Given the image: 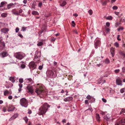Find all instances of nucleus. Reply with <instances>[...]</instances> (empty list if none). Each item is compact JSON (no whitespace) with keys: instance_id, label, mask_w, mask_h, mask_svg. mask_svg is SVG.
<instances>
[{"instance_id":"obj_29","label":"nucleus","mask_w":125,"mask_h":125,"mask_svg":"<svg viewBox=\"0 0 125 125\" xmlns=\"http://www.w3.org/2000/svg\"><path fill=\"white\" fill-rule=\"evenodd\" d=\"M26 27H22V29L21 30V31H26Z\"/></svg>"},{"instance_id":"obj_21","label":"nucleus","mask_w":125,"mask_h":125,"mask_svg":"<svg viewBox=\"0 0 125 125\" xmlns=\"http://www.w3.org/2000/svg\"><path fill=\"white\" fill-rule=\"evenodd\" d=\"M7 52H3L2 53V55L3 57L6 56L7 55Z\"/></svg>"},{"instance_id":"obj_8","label":"nucleus","mask_w":125,"mask_h":125,"mask_svg":"<svg viewBox=\"0 0 125 125\" xmlns=\"http://www.w3.org/2000/svg\"><path fill=\"white\" fill-rule=\"evenodd\" d=\"M6 107L8 108L7 111L9 112L12 111L14 109V107L13 106L11 105H7Z\"/></svg>"},{"instance_id":"obj_3","label":"nucleus","mask_w":125,"mask_h":125,"mask_svg":"<svg viewBox=\"0 0 125 125\" xmlns=\"http://www.w3.org/2000/svg\"><path fill=\"white\" fill-rule=\"evenodd\" d=\"M20 104L22 106L27 107L28 105V101L24 98H22L20 100Z\"/></svg>"},{"instance_id":"obj_32","label":"nucleus","mask_w":125,"mask_h":125,"mask_svg":"<svg viewBox=\"0 0 125 125\" xmlns=\"http://www.w3.org/2000/svg\"><path fill=\"white\" fill-rule=\"evenodd\" d=\"M114 46H116V47H119V43L116 42L114 44Z\"/></svg>"},{"instance_id":"obj_18","label":"nucleus","mask_w":125,"mask_h":125,"mask_svg":"<svg viewBox=\"0 0 125 125\" xmlns=\"http://www.w3.org/2000/svg\"><path fill=\"white\" fill-rule=\"evenodd\" d=\"M96 117L97 121L98 122L99 121L100 117L99 114H96Z\"/></svg>"},{"instance_id":"obj_36","label":"nucleus","mask_w":125,"mask_h":125,"mask_svg":"<svg viewBox=\"0 0 125 125\" xmlns=\"http://www.w3.org/2000/svg\"><path fill=\"white\" fill-rule=\"evenodd\" d=\"M23 119L26 123H27V122L28 119L27 117L25 116V117L23 118Z\"/></svg>"},{"instance_id":"obj_28","label":"nucleus","mask_w":125,"mask_h":125,"mask_svg":"<svg viewBox=\"0 0 125 125\" xmlns=\"http://www.w3.org/2000/svg\"><path fill=\"white\" fill-rule=\"evenodd\" d=\"M115 50L114 48L112 47L111 48V53H115Z\"/></svg>"},{"instance_id":"obj_62","label":"nucleus","mask_w":125,"mask_h":125,"mask_svg":"<svg viewBox=\"0 0 125 125\" xmlns=\"http://www.w3.org/2000/svg\"><path fill=\"white\" fill-rule=\"evenodd\" d=\"M32 111H31L30 110H29L28 112V113L29 114H30L31 113Z\"/></svg>"},{"instance_id":"obj_22","label":"nucleus","mask_w":125,"mask_h":125,"mask_svg":"<svg viewBox=\"0 0 125 125\" xmlns=\"http://www.w3.org/2000/svg\"><path fill=\"white\" fill-rule=\"evenodd\" d=\"M9 93V91L7 90H5L4 92V94L5 96H6L7 95V94H8Z\"/></svg>"},{"instance_id":"obj_19","label":"nucleus","mask_w":125,"mask_h":125,"mask_svg":"<svg viewBox=\"0 0 125 125\" xmlns=\"http://www.w3.org/2000/svg\"><path fill=\"white\" fill-rule=\"evenodd\" d=\"M110 116H109V114H107L106 116H104V118L105 119H106L108 121L109 119L110 118Z\"/></svg>"},{"instance_id":"obj_33","label":"nucleus","mask_w":125,"mask_h":125,"mask_svg":"<svg viewBox=\"0 0 125 125\" xmlns=\"http://www.w3.org/2000/svg\"><path fill=\"white\" fill-rule=\"evenodd\" d=\"M88 12L90 15H92L93 12L92 10H89Z\"/></svg>"},{"instance_id":"obj_1","label":"nucleus","mask_w":125,"mask_h":125,"mask_svg":"<svg viewBox=\"0 0 125 125\" xmlns=\"http://www.w3.org/2000/svg\"><path fill=\"white\" fill-rule=\"evenodd\" d=\"M50 106L46 103H44L42 106H41L39 109L40 115H42L45 114L47 111L48 108L50 107Z\"/></svg>"},{"instance_id":"obj_39","label":"nucleus","mask_w":125,"mask_h":125,"mask_svg":"<svg viewBox=\"0 0 125 125\" xmlns=\"http://www.w3.org/2000/svg\"><path fill=\"white\" fill-rule=\"evenodd\" d=\"M125 88H123L121 89L120 90V93H123L124 92Z\"/></svg>"},{"instance_id":"obj_52","label":"nucleus","mask_w":125,"mask_h":125,"mask_svg":"<svg viewBox=\"0 0 125 125\" xmlns=\"http://www.w3.org/2000/svg\"><path fill=\"white\" fill-rule=\"evenodd\" d=\"M19 29L18 28H17L15 29V31L16 32H18L19 31Z\"/></svg>"},{"instance_id":"obj_64","label":"nucleus","mask_w":125,"mask_h":125,"mask_svg":"<svg viewBox=\"0 0 125 125\" xmlns=\"http://www.w3.org/2000/svg\"><path fill=\"white\" fill-rule=\"evenodd\" d=\"M73 16H76V17H77V16H78V15L76 13H75L73 14Z\"/></svg>"},{"instance_id":"obj_6","label":"nucleus","mask_w":125,"mask_h":125,"mask_svg":"<svg viewBox=\"0 0 125 125\" xmlns=\"http://www.w3.org/2000/svg\"><path fill=\"white\" fill-rule=\"evenodd\" d=\"M37 66L35 62H30L29 64V66L30 69L32 70L35 69Z\"/></svg>"},{"instance_id":"obj_16","label":"nucleus","mask_w":125,"mask_h":125,"mask_svg":"<svg viewBox=\"0 0 125 125\" xmlns=\"http://www.w3.org/2000/svg\"><path fill=\"white\" fill-rule=\"evenodd\" d=\"M13 13L15 15H20L18 11H15L14 10H13L12 11Z\"/></svg>"},{"instance_id":"obj_46","label":"nucleus","mask_w":125,"mask_h":125,"mask_svg":"<svg viewBox=\"0 0 125 125\" xmlns=\"http://www.w3.org/2000/svg\"><path fill=\"white\" fill-rule=\"evenodd\" d=\"M102 100L104 103H105L107 101L104 98H102Z\"/></svg>"},{"instance_id":"obj_50","label":"nucleus","mask_w":125,"mask_h":125,"mask_svg":"<svg viewBox=\"0 0 125 125\" xmlns=\"http://www.w3.org/2000/svg\"><path fill=\"white\" fill-rule=\"evenodd\" d=\"M85 103L86 104H89L88 101L87 100H86L85 101Z\"/></svg>"},{"instance_id":"obj_11","label":"nucleus","mask_w":125,"mask_h":125,"mask_svg":"<svg viewBox=\"0 0 125 125\" xmlns=\"http://www.w3.org/2000/svg\"><path fill=\"white\" fill-rule=\"evenodd\" d=\"M5 46V44L4 42L0 40V48H1V49H3Z\"/></svg>"},{"instance_id":"obj_17","label":"nucleus","mask_w":125,"mask_h":125,"mask_svg":"<svg viewBox=\"0 0 125 125\" xmlns=\"http://www.w3.org/2000/svg\"><path fill=\"white\" fill-rule=\"evenodd\" d=\"M39 57V55H38V56H35V57L34 58V60L35 61H36V59H37V61H36V63H39V61H40V59H39V58H38V57Z\"/></svg>"},{"instance_id":"obj_9","label":"nucleus","mask_w":125,"mask_h":125,"mask_svg":"<svg viewBox=\"0 0 125 125\" xmlns=\"http://www.w3.org/2000/svg\"><path fill=\"white\" fill-rule=\"evenodd\" d=\"M116 84L118 85H122V81L120 78L118 77L116 80Z\"/></svg>"},{"instance_id":"obj_44","label":"nucleus","mask_w":125,"mask_h":125,"mask_svg":"<svg viewBox=\"0 0 125 125\" xmlns=\"http://www.w3.org/2000/svg\"><path fill=\"white\" fill-rule=\"evenodd\" d=\"M106 25L107 27H109L110 25V23L108 22H106Z\"/></svg>"},{"instance_id":"obj_58","label":"nucleus","mask_w":125,"mask_h":125,"mask_svg":"<svg viewBox=\"0 0 125 125\" xmlns=\"http://www.w3.org/2000/svg\"><path fill=\"white\" fill-rule=\"evenodd\" d=\"M27 2V0H24L23 1V2L25 4H26Z\"/></svg>"},{"instance_id":"obj_35","label":"nucleus","mask_w":125,"mask_h":125,"mask_svg":"<svg viewBox=\"0 0 125 125\" xmlns=\"http://www.w3.org/2000/svg\"><path fill=\"white\" fill-rule=\"evenodd\" d=\"M7 14L5 13H2L1 14V16L2 17H5L6 16Z\"/></svg>"},{"instance_id":"obj_24","label":"nucleus","mask_w":125,"mask_h":125,"mask_svg":"<svg viewBox=\"0 0 125 125\" xmlns=\"http://www.w3.org/2000/svg\"><path fill=\"white\" fill-rule=\"evenodd\" d=\"M104 62L105 63L107 64H108L110 63V61L108 58H106L105 59Z\"/></svg>"},{"instance_id":"obj_26","label":"nucleus","mask_w":125,"mask_h":125,"mask_svg":"<svg viewBox=\"0 0 125 125\" xmlns=\"http://www.w3.org/2000/svg\"><path fill=\"white\" fill-rule=\"evenodd\" d=\"M32 14L33 15H38V12L36 11H33L32 12Z\"/></svg>"},{"instance_id":"obj_38","label":"nucleus","mask_w":125,"mask_h":125,"mask_svg":"<svg viewBox=\"0 0 125 125\" xmlns=\"http://www.w3.org/2000/svg\"><path fill=\"white\" fill-rule=\"evenodd\" d=\"M19 81L20 83H23V80L22 78H20L19 80Z\"/></svg>"},{"instance_id":"obj_25","label":"nucleus","mask_w":125,"mask_h":125,"mask_svg":"<svg viewBox=\"0 0 125 125\" xmlns=\"http://www.w3.org/2000/svg\"><path fill=\"white\" fill-rule=\"evenodd\" d=\"M124 29L123 27H119L117 29V30L118 31H119L120 30L122 31Z\"/></svg>"},{"instance_id":"obj_45","label":"nucleus","mask_w":125,"mask_h":125,"mask_svg":"<svg viewBox=\"0 0 125 125\" xmlns=\"http://www.w3.org/2000/svg\"><path fill=\"white\" fill-rule=\"evenodd\" d=\"M122 72L124 73L125 72V67H123L122 69Z\"/></svg>"},{"instance_id":"obj_53","label":"nucleus","mask_w":125,"mask_h":125,"mask_svg":"<svg viewBox=\"0 0 125 125\" xmlns=\"http://www.w3.org/2000/svg\"><path fill=\"white\" fill-rule=\"evenodd\" d=\"M43 67L42 66L40 65L39 67V69L40 70H41L42 68Z\"/></svg>"},{"instance_id":"obj_14","label":"nucleus","mask_w":125,"mask_h":125,"mask_svg":"<svg viewBox=\"0 0 125 125\" xmlns=\"http://www.w3.org/2000/svg\"><path fill=\"white\" fill-rule=\"evenodd\" d=\"M15 4L16 3H10L7 5V7L8 9H9L11 8L12 7H13V6H15Z\"/></svg>"},{"instance_id":"obj_27","label":"nucleus","mask_w":125,"mask_h":125,"mask_svg":"<svg viewBox=\"0 0 125 125\" xmlns=\"http://www.w3.org/2000/svg\"><path fill=\"white\" fill-rule=\"evenodd\" d=\"M106 19L107 20H111L112 19V17L111 16H109L106 18Z\"/></svg>"},{"instance_id":"obj_37","label":"nucleus","mask_w":125,"mask_h":125,"mask_svg":"<svg viewBox=\"0 0 125 125\" xmlns=\"http://www.w3.org/2000/svg\"><path fill=\"white\" fill-rule=\"evenodd\" d=\"M112 8L114 10H116L117 9L118 7L116 6H114Z\"/></svg>"},{"instance_id":"obj_49","label":"nucleus","mask_w":125,"mask_h":125,"mask_svg":"<svg viewBox=\"0 0 125 125\" xmlns=\"http://www.w3.org/2000/svg\"><path fill=\"white\" fill-rule=\"evenodd\" d=\"M42 2H40L38 4V6L39 7H41L42 5Z\"/></svg>"},{"instance_id":"obj_56","label":"nucleus","mask_w":125,"mask_h":125,"mask_svg":"<svg viewBox=\"0 0 125 125\" xmlns=\"http://www.w3.org/2000/svg\"><path fill=\"white\" fill-rule=\"evenodd\" d=\"M55 41V39L53 38V39H52L51 41L52 42H53V43H54V42Z\"/></svg>"},{"instance_id":"obj_54","label":"nucleus","mask_w":125,"mask_h":125,"mask_svg":"<svg viewBox=\"0 0 125 125\" xmlns=\"http://www.w3.org/2000/svg\"><path fill=\"white\" fill-rule=\"evenodd\" d=\"M2 111H3L4 112H6V107H4L2 109Z\"/></svg>"},{"instance_id":"obj_42","label":"nucleus","mask_w":125,"mask_h":125,"mask_svg":"<svg viewBox=\"0 0 125 125\" xmlns=\"http://www.w3.org/2000/svg\"><path fill=\"white\" fill-rule=\"evenodd\" d=\"M120 71V70L119 69H116L114 71V72L115 73H118Z\"/></svg>"},{"instance_id":"obj_20","label":"nucleus","mask_w":125,"mask_h":125,"mask_svg":"<svg viewBox=\"0 0 125 125\" xmlns=\"http://www.w3.org/2000/svg\"><path fill=\"white\" fill-rule=\"evenodd\" d=\"M9 80L10 81H11V82L13 83H14L15 81V80L14 77H10V78Z\"/></svg>"},{"instance_id":"obj_4","label":"nucleus","mask_w":125,"mask_h":125,"mask_svg":"<svg viewBox=\"0 0 125 125\" xmlns=\"http://www.w3.org/2000/svg\"><path fill=\"white\" fill-rule=\"evenodd\" d=\"M54 72L55 70H54L47 71L46 72V74L47 76L49 77L52 78H54L55 77L54 73Z\"/></svg>"},{"instance_id":"obj_47","label":"nucleus","mask_w":125,"mask_h":125,"mask_svg":"<svg viewBox=\"0 0 125 125\" xmlns=\"http://www.w3.org/2000/svg\"><path fill=\"white\" fill-rule=\"evenodd\" d=\"M120 23H119L118 22H117L115 23V26L116 27H117L118 25H120Z\"/></svg>"},{"instance_id":"obj_59","label":"nucleus","mask_w":125,"mask_h":125,"mask_svg":"<svg viewBox=\"0 0 125 125\" xmlns=\"http://www.w3.org/2000/svg\"><path fill=\"white\" fill-rule=\"evenodd\" d=\"M19 88H21L22 87V85L21 84H19Z\"/></svg>"},{"instance_id":"obj_61","label":"nucleus","mask_w":125,"mask_h":125,"mask_svg":"<svg viewBox=\"0 0 125 125\" xmlns=\"http://www.w3.org/2000/svg\"><path fill=\"white\" fill-rule=\"evenodd\" d=\"M23 11V10H22L21 9V10H19V13H21Z\"/></svg>"},{"instance_id":"obj_43","label":"nucleus","mask_w":125,"mask_h":125,"mask_svg":"<svg viewBox=\"0 0 125 125\" xmlns=\"http://www.w3.org/2000/svg\"><path fill=\"white\" fill-rule=\"evenodd\" d=\"M72 26H73V27H75V24L74 21H72Z\"/></svg>"},{"instance_id":"obj_12","label":"nucleus","mask_w":125,"mask_h":125,"mask_svg":"<svg viewBox=\"0 0 125 125\" xmlns=\"http://www.w3.org/2000/svg\"><path fill=\"white\" fill-rule=\"evenodd\" d=\"M100 43V40H98L96 41L94 44L95 48H97V46H98Z\"/></svg>"},{"instance_id":"obj_2","label":"nucleus","mask_w":125,"mask_h":125,"mask_svg":"<svg viewBox=\"0 0 125 125\" xmlns=\"http://www.w3.org/2000/svg\"><path fill=\"white\" fill-rule=\"evenodd\" d=\"M25 82L27 83H28L29 85V86H28L27 87V89L29 91L31 94H32L33 92L32 90V87L31 86H30V84H32L33 82L31 78H29L26 79H25Z\"/></svg>"},{"instance_id":"obj_48","label":"nucleus","mask_w":125,"mask_h":125,"mask_svg":"<svg viewBox=\"0 0 125 125\" xmlns=\"http://www.w3.org/2000/svg\"><path fill=\"white\" fill-rule=\"evenodd\" d=\"M120 35H118L117 36V40L119 41H120L121 39L119 38Z\"/></svg>"},{"instance_id":"obj_15","label":"nucleus","mask_w":125,"mask_h":125,"mask_svg":"<svg viewBox=\"0 0 125 125\" xmlns=\"http://www.w3.org/2000/svg\"><path fill=\"white\" fill-rule=\"evenodd\" d=\"M18 114H16L14 115L11 117L10 119V120H11L16 118L18 116Z\"/></svg>"},{"instance_id":"obj_41","label":"nucleus","mask_w":125,"mask_h":125,"mask_svg":"<svg viewBox=\"0 0 125 125\" xmlns=\"http://www.w3.org/2000/svg\"><path fill=\"white\" fill-rule=\"evenodd\" d=\"M107 2L106 1H104L102 2V5H106Z\"/></svg>"},{"instance_id":"obj_51","label":"nucleus","mask_w":125,"mask_h":125,"mask_svg":"<svg viewBox=\"0 0 125 125\" xmlns=\"http://www.w3.org/2000/svg\"><path fill=\"white\" fill-rule=\"evenodd\" d=\"M25 67V66L24 64H22L21 66V67L22 68H24Z\"/></svg>"},{"instance_id":"obj_40","label":"nucleus","mask_w":125,"mask_h":125,"mask_svg":"<svg viewBox=\"0 0 125 125\" xmlns=\"http://www.w3.org/2000/svg\"><path fill=\"white\" fill-rule=\"evenodd\" d=\"M91 96L89 95H88L86 97V98L88 100H90L91 98Z\"/></svg>"},{"instance_id":"obj_34","label":"nucleus","mask_w":125,"mask_h":125,"mask_svg":"<svg viewBox=\"0 0 125 125\" xmlns=\"http://www.w3.org/2000/svg\"><path fill=\"white\" fill-rule=\"evenodd\" d=\"M43 44V43L41 42H39L37 44V45L38 46H42Z\"/></svg>"},{"instance_id":"obj_7","label":"nucleus","mask_w":125,"mask_h":125,"mask_svg":"<svg viewBox=\"0 0 125 125\" xmlns=\"http://www.w3.org/2000/svg\"><path fill=\"white\" fill-rule=\"evenodd\" d=\"M15 55L16 58L20 60L22 59L23 57L22 54L21 52H17L15 54Z\"/></svg>"},{"instance_id":"obj_55","label":"nucleus","mask_w":125,"mask_h":125,"mask_svg":"<svg viewBox=\"0 0 125 125\" xmlns=\"http://www.w3.org/2000/svg\"><path fill=\"white\" fill-rule=\"evenodd\" d=\"M115 13L116 15H118L119 14V12H118L115 11Z\"/></svg>"},{"instance_id":"obj_30","label":"nucleus","mask_w":125,"mask_h":125,"mask_svg":"<svg viewBox=\"0 0 125 125\" xmlns=\"http://www.w3.org/2000/svg\"><path fill=\"white\" fill-rule=\"evenodd\" d=\"M66 4V2L65 1H63L62 3L61 4V6H64Z\"/></svg>"},{"instance_id":"obj_63","label":"nucleus","mask_w":125,"mask_h":125,"mask_svg":"<svg viewBox=\"0 0 125 125\" xmlns=\"http://www.w3.org/2000/svg\"><path fill=\"white\" fill-rule=\"evenodd\" d=\"M106 31L108 32H109L110 30L108 28H106Z\"/></svg>"},{"instance_id":"obj_23","label":"nucleus","mask_w":125,"mask_h":125,"mask_svg":"<svg viewBox=\"0 0 125 125\" xmlns=\"http://www.w3.org/2000/svg\"><path fill=\"white\" fill-rule=\"evenodd\" d=\"M7 4V2L5 1H3L1 3L0 5L2 7L4 6V5H5Z\"/></svg>"},{"instance_id":"obj_10","label":"nucleus","mask_w":125,"mask_h":125,"mask_svg":"<svg viewBox=\"0 0 125 125\" xmlns=\"http://www.w3.org/2000/svg\"><path fill=\"white\" fill-rule=\"evenodd\" d=\"M73 99L72 97L71 96L66 97L64 99V101L65 102L69 101L72 100Z\"/></svg>"},{"instance_id":"obj_13","label":"nucleus","mask_w":125,"mask_h":125,"mask_svg":"<svg viewBox=\"0 0 125 125\" xmlns=\"http://www.w3.org/2000/svg\"><path fill=\"white\" fill-rule=\"evenodd\" d=\"M9 30L8 29L4 28L1 29V31L2 32H3L4 33H6L7 32L9 31Z\"/></svg>"},{"instance_id":"obj_57","label":"nucleus","mask_w":125,"mask_h":125,"mask_svg":"<svg viewBox=\"0 0 125 125\" xmlns=\"http://www.w3.org/2000/svg\"><path fill=\"white\" fill-rule=\"evenodd\" d=\"M8 98L10 100L12 98V96L11 95L9 96Z\"/></svg>"},{"instance_id":"obj_5","label":"nucleus","mask_w":125,"mask_h":125,"mask_svg":"<svg viewBox=\"0 0 125 125\" xmlns=\"http://www.w3.org/2000/svg\"><path fill=\"white\" fill-rule=\"evenodd\" d=\"M35 92L38 94H43L44 92V90L43 87L40 86L39 87L36 88Z\"/></svg>"},{"instance_id":"obj_31","label":"nucleus","mask_w":125,"mask_h":125,"mask_svg":"<svg viewBox=\"0 0 125 125\" xmlns=\"http://www.w3.org/2000/svg\"><path fill=\"white\" fill-rule=\"evenodd\" d=\"M18 35L21 38H23V36L21 34L20 32H19L18 34Z\"/></svg>"},{"instance_id":"obj_60","label":"nucleus","mask_w":125,"mask_h":125,"mask_svg":"<svg viewBox=\"0 0 125 125\" xmlns=\"http://www.w3.org/2000/svg\"><path fill=\"white\" fill-rule=\"evenodd\" d=\"M66 120L65 119H64L62 121V122L63 123H65L66 122Z\"/></svg>"}]
</instances>
